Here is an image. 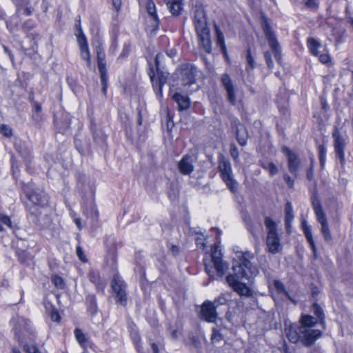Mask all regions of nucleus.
<instances>
[{
	"label": "nucleus",
	"instance_id": "1",
	"mask_svg": "<svg viewBox=\"0 0 353 353\" xmlns=\"http://www.w3.org/2000/svg\"><path fill=\"white\" fill-rule=\"evenodd\" d=\"M254 257V254L249 252L237 254L236 259L233 261L234 274L226 277L227 283L241 296L251 297L253 295V290L241 280L250 281L258 274L257 268L250 261Z\"/></svg>",
	"mask_w": 353,
	"mask_h": 353
},
{
	"label": "nucleus",
	"instance_id": "2",
	"mask_svg": "<svg viewBox=\"0 0 353 353\" xmlns=\"http://www.w3.org/2000/svg\"><path fill=\"white\" fill-rule=\"evenodd\" d=\"M193 22L199 39V45L205 52H212V40L210 28L207 23L205 12L202 8H197L194 12Z\"/></svg>",
	"mask_w": 353,
	"mask_h": 353
},
{
	"label": "nucleus",
	"instance_id": "3",
	"mask_svg": "<svg viewBox=\"0 0 353 353\" xmlns=\"http://www.w3.org/2000/svg\"><path fill=\"white\" fill-rule=\"evenodd\" d=\"M285 334L291 343H296L301 341L305 347L312 345L322 334L321 331L308 332L304 327H300L299 325H290L285 329Z\"/></svg>",
	"mask_w": 353,
	"mask_h": 353
},
{
	"label": "nucleus",
	"instance_id": "4",
	"mask_svg": "<svg viewBox=\"0 0 353 353\" xmlns=\"http://www.w3.org/2000/svg\"><path fill=\"white\" fill-rule=\"evenodd\" d=\"M24 192L28 199L26 208L32 216H37L39 210H43L48 203V196L42 190L33 188L32 185L24 188Z\"/></svg>",
	"mask_w": 353,
	"mask_h": 353
},
{
	"label": "nucleus",
	"instance_id": "5",
	"mask_svg": "<svg viewBox=\"0 0 353 353\" xmlns=\"http://www.w3.org/2000/svg\"><path fill=\"white\" fill-rule=\"evenodd\" d=\"M204 264L205 271L210 277L216 279L217 277H222L225 274V270L228 269V265L222 261V254L218 247L215 245L210 255V260L207 262L204 259Z\"/></svg>",
	"mask_w": 353,
	"mask_h": 353
},
{
	"label": "nucleus",
	"instance_id": "6",
	"mask_svg": "<svg viewBox=\"0 0 353 353\" xmlns=\"http://www.w3.org/2000/svg\"><path fill=\"white\" fill-rule=\"evenodd\" d=\"M265 225L268 230L266 240L268 250L274 254L277 253L281 250V243L276 223L270 217L267 216L265 219Z\"/></svg>",
	"mask_w": 353,
	"mask_h": 353
},
{
	"label": "nucleus",
	"instance_id": "7",
	"mask_svg": "<svg viewBox=\"0 0 353 353\" xmlns=\"http://www.w3.org/2000/svg\"><path fill=\"white\" fill-rule=\"evenodd\" d=\"M312 204L314 211L318 221L320 223L321 228V230L323 234L325 241H330L332 240V234L328 226L326 216L323 212L321 201L318 197L313 195L312 197Z\"/></svg>",
	"mask_w": 353,
	"mask_h": 353
},
{
	"label": "nucleus",
	"instance_id": "8",
	"mask_svg": "<svg viewBox=\"0 0 353 353\" xmlns=\"http://www.w3.org/2000/svg\"><path fill=\"white\" fill-rule=\"evenodd\" d=\"M263 32L268 39V43L274 53L276 60L280 63L281 60V47L276 39L274 31L270 27L268 19L263 17V21L261 23Z\"/></svg>",
	"mask_w": 353,
	"mask_h": 353
},
{
	"label": "nucleus",
	"instance_id": "9",
	"mask_svg": "<svg viewBox=\"0 0 353 353\" xmlns=\"http://www.w3.org/2000/svg\"><path fill=\"white\" fill-rule=\"evenodd\" d=\"M219 170L223 181L232 193L237 192V182L233 179L231 164L222 159L219 161Z\"/></svg>",
	"mask_w": 353,
	"mask_h": 353
},
{
	"label": "nucleus",
	"instance_id": "10",
	"mask_svg": "<svg viewBox=\"0 0 353 353\" xmlns=\"http://www.w3.org/2000/svg\"><path fill=\"white\" fill-rule=\"evenodd\" d=\"M125 288L124 282L117 275H115L112 281V288L117 298V302L122 305H125L127 303Z\"/></svg>",
	"mask_w": 353,
	"mask_h": 353
},
{
	"label": "nucleus",
	"instance_id": "11",
	"mask_svg": "<svg viewBox=\"0 0 353 353\" xmlns=\"http://www.w3.org/2000/svg\"><path fill=\"white\" fill-rule=\"evenodd\" d=\"M216 307L212 301H205L201 307L200 318L208 323H215L217 319Z\"/></svg>",
	"mask_w": 353,
	"mask_h": 353
},
{
	"label": "nucleus",
	"instance_id": "12",
	"mask_svg": "<svg viewBox=\"0 0 353 353\" xmlns=\"http://www.w3.org/2000/svg\"><path fill=\"white\" fill-rule=\"evenodd\" d=\"M197 68L192 64L185 63L181 66V75L183 85L195 83Z\"/></svg>",
	"mask_w": 353,
	"mask_h": 353
},
{
	"label": "nucleus",
	"instance_id": "13",
	"mask_svg": "<svg viewBox=\"0 0 353 353\" xmlns=\"http://www.w3.org/2000/svg\"><path fill=\"white\" fill-rule=\"evenodd\" d=\"M332 137L334 138V147L336 155L340 159L341 163L343 165L345 161L344 154L345 141L336 127L334 128Z\"/></svg>",
	"mask_w": 353,
	"mask_h": 353
},
{
	"label": "nucleus",
	"instance_id": "14",
	"mask_svg": "<svg viewBox=\"0 0 353 353\" xmlns=\"http://www.w3.org/2000/svg\"><path fill=\"white\" fill-rule=\"evenodd\" d=\"M221 82L226 91V97L228 101L231 105H235L236 104L235 89L230 75L228 74H223L221 77Z\"/></svg>",
	"mask_w": 353,
	"mask_h": 353
},
{
	"label": "nucleus",
	"instance_id": "15",
	"mask_svg": "<svg viewBox=\"0 0 353 353\" xmlns=\"http://www.w3.org/2000/svg\"><path fill=\"white\" fill-rule=\"evenodd\" d=\"M282 151L288 157V169L290 172L293 174L295 177L297 176V172L300 166V159L296 154L293 152L287 147H283Z\"/></svg>",
	"mask_w": 353,
	"mask_h": 353
},
{
	"label": "nucleus",
	"instance_id": "16",
	"mask_svg": "<svg viewBox=\"0 0 353 353\" xmlns=\"http://www.w3.org/2000/svg\"><path fill=\"white\" fill-rule=\"evenodd\" d=\"M157 72L158 75V79H155V74L152 68L150 69L149 76L157 93L161 96L162 86L166 82L167 75L164 74L162 72H160L159 70H157Z\"/></svg>",
	"mask_w": 353,
	"mask_h": 353
},
{
	"label": "nucleus",
	"instance_id": "17",
	"mask_svg": "<svg viewBox=\"0 0 353 353\" xmlns=\"http://www.w3.org/2000/svg\"><path fill=\"white\" fill-rule=\"evenodd\" d=\"M193 163L194 159L192 156L189 154L184 155L178 163V168L180 173L184 175L190 174L194 169Z\"/></svg>",
	"mask_w": 353,
	"mask_h": 353
},
{
	"label": "nucleus",
	"instance_id": "18",
	"mask_svg": "<svg viewBox=\"0 0 353 353\" xmlns=\"http://www.w3.org/2000/svg\"><path fill=\"white\" fill-rule=\"evenodd\" d=\"M12 323H13L14 332L17 336L18 341L22 343L23 341L20 334L23 333V331H28V324L27 320L23 317L17 316L12 320Z\"/></svg>",
	"mask_w": 353,
	"mask_h": 353
},
{
	"label": "nucleus",
	"instance_id": "19",
	"mask_svg": "<svg viewBox=\"0 0 353 353\" xmlns=\"http://www.w3.org/2000/svg\"><path fill=\"white\" fill-rule=\"evenodd\" d=\"M34 219V222L41 228H48L52 224V218L46 212V210H39L37 216H33Z\"/></svg>",
	"mask_w": 353,
	"mask_h": 353
},
{
	"label": "nucleus",
	"instance_id": "20",
	"mask_svg": "<svg viewBox=\"0 0 353 353\" xmlns=\"http://www.w3.org/2000/svg\"><path fill=\"white\" fill-rule=\"evenodd\" d=\"M98 68L100 73L101 82L102 85V92L103 94H106L108 88V72L106 68V61H97Z\"/></svg>",
	"mask_w": 353,
	"mask_h": 353
},
{
	"label": "nucleus",
	"instance_id": "21",
	"mask_svg": "<svg viewBox=\"0 0 353 353\" xmlns=\"http://www.w3.org/2000/svg\"><path fill=\"white\" fill-rule=\"evenodd\" d=\"M54 123L57 127L59 132L64 133L70 125V117L67 113L61 114L59 119L54 117Z\"/></svg>",
	"mask_w": 353,
	"mask_h": 353
},
{
	"label": "nucleus",
	"instance_id": "22",
	"mask_svg": "<svg viewBox=\"0 0 353 353\" xmlns=\"http://www.w3.org/2000/svg\"><path fill=\"white\" fill-rule=\"evenodd\" d=\"M299 322L301 323L300 327H304L308 332L312 331H320L319 330L312 329V327L317 323V320L312 316L308 314L302 315L300 318Z\"/></svg>",
	"mask_w": 353,
	"mask_h": 353
},
{
	"label": "nucleus",
	"instance_id": "23",
	"mask_svg": "<svg viewBox=\"0 0 353 353\" xmlns=\"http://www.w3.org/2000/svg\"><path fill=\"white\" fill-rule=\"evenodd\" d=\"M172 99L178 104L179 110H184L190 107V99L188 97L182 95L179 93H175Z\"/></svg>",
	"mask_w": 353,
	"mask_h": 353
},
{
	"label": "nucleus",
	"instance_id": "24",
	"mask_svg": "<svg viewBox=\"0 0 353 353\" xmlns=\"http://www.w3.org/2000/svg\"><path fill=\"white\" fill-rule=\"evenodd\" d=\"M168 6V8L172 15L178 16L182 10V3L181 0H163Z\"/></svg>",
	"mask_w": 353,
	"mask_h": 353
},
{
	"label": "nucleus",
	"instance_id": "25",
	"mask_svg": "<svg viewBox=\"0 0 353 353\" xmlns=\"http://www.w3.org/2000/svg\"><path fill=\"white\" fill-rule=\"evenodd\" d=\"M285 224L287 230H289L291 227V222L294 219V213L292 205L290 202L285 204Z\"/></svg>",
	"mask_w": 353,
	"mask_h": 353
},
{
	"label": "nucleus",
	"instance_id": "26",
	"mask_svg": "<svg viewBox=\"0 0 353 353\" xmlns=\"http://www.w3.org/2000/svg\"><path fill=\"white\" fill-rule=\"evenodd\" d=\"M214 28H215V32H216V44H217V46H219L221 48V51L225 54V56H227L228 54H227V50H226V46L225 44V38H224L223 34L219 30V28L217 26H215Z\"/></svg>",
	"mask_w": 353,
	"mask_h": 353
},
{
	"label": "nucleus",
	"instance_id": "27",
	"mask_svg": "<svg viewBox=\"0 0 353 353\" xmlns=\"http://www.w3.org/2000/svg\"><path fill=\"white\" fill-rule=\"evenodd\" d=\"M312 311L314 313V314L315 316H316V317L319 319L321 325H322L323 326V327H325V316L323 310L320 306V305H319L316 303H314L312 306Z\"/></svg>",
	"mask_w": 353,
	"mask_h": 353
},
{
	"label": "nucleus",
	"instance_id": "28",
	"mask_svg": "<svg viewBox=\"0 0 353 353\" xmlns=\"http://www.w3.org/2000/svg\"><path fill=\"white\" fill-rule=\"evenodd\" d=\"M145 8L148 14L156 23V26H157L159 24V21L157 15L156 14L155 5L152 0H146Z\"/></svg>",
	"mask_w": 353,
	"mask_h": 353
},
{
	"label": "nucleus",
	"instance_id": "29",
	"mask_svg": "<svg viewBox=\"0 0 353 353\" xmlns=\"http://www.w3.org/2000/svg\"><path fill=\"white\" fill-rule=\"evenodd\" d=\"M86 304L88 311L90 313V314L92 316L95 314L97 311L95 296L92 294L88 295L86 296Z\"/></svg>",
	"mask_w": 353,
	"mask_h": 353
},
{
	"label": "nucleus",
	"instance_id": "30",
	"mask_svg": "<svg viewBox=\"0 0 353 353\" xmlns=\"http://www.w3.org/2000/svg\"><path fill=\"white\" fill-rule=\"evenodd\" d=\"M307 46L311 54L317 56L319 54L318 49L321 46V44L316 39L310 37L307 39Z\"/></svg>",
	"mask_w": 353,
	"mask_h": 353
},
{
	"label": "nucleus",
	"instance_id": "31",
	"mask_svg": "<svg viewBox=\"0 0 353 353\" xmlns=\"http://www.w3.org/2000/svg\"><path fill=\"white\" fill-rule=\"evenodd\" d=\"M74 144L77 150L81 154H85L89 151L90 145L86 141L75 138Z\"/></svg>",
	"mask_w": 353,
	"mask_h": 353
},
{
	"label": "nucleus",
	"instance_id": "32",
	"mask_svg": "<svg viewBox=\"0 0 353 353\" xmlns=\"http://www.w3.org/2000/svg\"><path fill=\"white\" fill-rule=\"evenodd\" d=\"M274 286L279 294L285 295L288 299L292 300L288 292L285 290V285L279 280H274Z\"/></svg>",
	"mask_w": 353,
	"mask_h": 353
},
{
	"label": "nucleus",
	"instance_id": "33",
	"mask_svg": "<svg viewBox=\"0 0 353 353\" xmlns=\"http://www.w3.org/2000/svg\"><path fill=\"white\" fill-rule=\"evenodd\" d=\"M74 335L76 337V339L79 342V343L81 345L82 347H86V343H87V338L85 335L83 334L82 330L79 328H76L74 330Z\"/></svg>",
	"mask_w": 353,
	"mask_h": 353
},
{
	"label": "nucleus",
	"instance_id": "34",
	"mask_svg": "<svg viewBox=\"0 0 353 353\" xmlns=\"http://www.w3.org/2000/svg\"><path fill=\"white\" fill-rule=\"evenodd\" d=\"M304 234L305 236V238L307 239V241H308L312 251L314 252H316V245L314 241V239L312 238V229L310 226L309 228H304L303 230Z\"/></svg>",
	"mask_w": 353,
	"mask_h": 353
},
{
	"label": "nucleus",
	"instance_id": "35",
	"mask_svg": "<svg viewBox=\"0 0 353 353\" xmlns=\"http://www.w3.org/2000/svg\"><path fill=\"white\" fill-rule=\"evenodd\" d=\"M247 71L252 70L255 68V61L252 54L251 49L248 48L246 51Z\"/></svg>",
	"mask_w": 353,
	"mask_h": 353
},
{
	"label": "nucleus",
	"instance_id": "36",
	"mask_svg": "<svg viewBox=\"0 0 353 353\" xmlns=\"http://www.w3.org/2000/svg\"><path fill=\"white\" fill-rule=\"evenodd\" d=\"M77 37V42L79 46V48H85L88 47V43L85 35L83 34V30L81 28H79V33L75 34Z\"/></svg>",
	"mask_w": 353,
	"mask_h": 353
},
{
	"label": "nucleus",
	"instance_id": "37",
	"mask_svg": "<svg viewBox=\"0 0 353 353\" xmlns=\"http://www.w3.org/2000/svg\"><path fill=\"white\" fill-rule=\"evenodd\" d=\"M81 57L83 59L87 61V65L88 68L91 66V60H90V54L88 46L85 48H81Z\"/></svg>",
	"mask_w": 353,
	"mask_h": 353
},
{
	"label": "nucleus",
	"instance_id": "38",
	"mask_svg": "<svg viewBox=\"0 0 353 353\" xmlns=\"http://www.w3.org/2000/svg\"><path fill=\"white\" fill-rule=\"evenodd\" d=\"M319 150V158L321 165L323 167L325 162V157H326V148L323 145H319L318 146Z\"/></svg>",
	"mask_w": 353,
	"mask_h": 353
},
{
	"label": "nucleus",
	"instance_id": "39",
	"mask_svg": "<svg viewBox=\"0 0 353 353\" xmlns=\"http://www.w3.org/2000/svg\"><path fill=\"white\" fill-rule=\"evenodd\" d=\"M0 133L6 137H10L12 135V128L7 125H0Z\"/></svg>",
	"mask_w": 353,
	"mask_h": 353
},
{
	"label": "nucleus",
	"instance_id": "40",
	"mask_svg": "<svg viewBox=\"0 0 353 353\" xmlns=\"http://www.w3.org/2000/svg\"><path fill=\"white\" fill-rule=\"evenodd\" d=\"M88 277L90 281L94 283L95 285H99L100 284V276L99 275V273L94 271L90 272L88 274Z\"/></svg>",
	"mask_w": 353,
	"mask_h": 353
},
{
	"label": "nucleus",
	"instance_id": "41",
	"mask_svg": "<svg viewBox=\"0 0 353 353\" xmlns=\"http://www.w3.org/2000/svg\"><path fill=\"white\" fill-rule=\"evenodd\" d=\"M17 6V13H19L23 6L30 4L29 0H12Z\"/></svg>",
	"mask_w": 353,
	"mask_h": 353
},
{
	"label": "nucleus",
	"instance_id": "42",
	"mask_svg": "<svg viewBox=\"0 0 353 353\" xmlns=\"http://www.w3.org/2000/svg\"><path fill=\"white\" fill-rule=\"evenodd\" d=\"M227 302V299L223 294L220 295L216 299L212 301L213 305L215 306L216 308L221 305H225Z\"/></svg>",
	"mask_w": 353,
	"mask_h": 353
},
{
	"label": "nucleus",
	"instance_id": "43",
	"mask_svg": "<svg viewBox=\"0 0 353 353\" xmlns=\"http://www.w3.org/2000/svg\"><path fill=\"white\" fill-rule=\"evenodd\" d=\"M52 282L54 284V285L58 288H60V289H63V287H64V283H63V280L62 279L61 277L57 276V275H55L52 277Z\"/></svg>",
	"mask_w": 353,
	"mask_h": 353
},
{
	"label": "nucleus",
	"instance_id": "44",
	"mask_svg": "<svg viewBox=\"0 0 353 353\" xmlns=\"http://www.w3.org/2000/svg\"><path fill=\"white\" fill-rule=\"evenodd\" d=\"M23 350L27 353H41L35 345L26 344L23 345Z\"/></svg>",
	"mask_w": 353,
	"mask_h": 353
},
{
	"label": "nucleus",
	"instance_id": "45",
	"mask_svg": "<svg viewBox=\"0 0 353 353\" xmlns=\"http://www.w3.org/2000/svg\"><path fill=\"white\" fill-rule=\"evenodd\" d=\"M264 57H265V59L266 63L268 65V67L270 69H272L274 67V63H273V61H272V59L271 57V53L268 51H266L264 53Z\"/></svg>",
	"mask_w": 353,
	"mask_h": 353
},
{
	"label": "nucleus",
	"instance_id": "46",
	"mask_svg": "<svg viewBox=\"0 0 353 353\" xmlns=\"http://www.w3.org/2000/svg\"><path fill=\"white\" fill-rule=\"evenodd\" d=\"M244 221H245L246 223V225H247V228L249 230V231L252 233V234L254 236H256V233L254 232V228H253V225L251 222V220H250V218L249 216H245L244 218Z\"/></svg>",
	"mask_w": 353,
	"mask_h": 353
},
{
	"label": "nucleus",
	"instance_id": "47",
	"mask_svg": "<svg viewBox=\"0 0 353 353\" xmlns=\"http://www.w3.org/2000/svg\"><path fill=\"white\" fill-rule=\"evenodd\" d=\"M77 254L82 262H87V259L85 257V255L84 254L83 248L80 246H77V250H76Z\"/></svg>",
	"mask_w": 353,
	"mask_h": 353
},
{
	"label": "nucleus",
	"instance_id": "48",
	"mask_svg": "<svg viewBox=\"0 0 353 353\" xmlns=\"http://www.w3.org/2000/svg\"><path fill=\"white\" fill-rule=\"evenodd\" d=\"M267 169H268L269 173L271 176L277 174L279 171L276 165L272 162L268 163Z\"/></svg>",
	"mask_w": 353,
	"mask_h": 353
},
{
	"label": "nucleus",
	"instance_id": "49",
	"mask_svg": "<svg viewBox=\"0 0 353 353\" xmlns=\"http://www.w3.org/2000/svg\"><path fill=\"white\" fill-rule=\"evenodd\" d=\"M240 130H241L240 128H236V139L241 145H245L246 144V139L245 137H242V136L240 135Z\"/></svg>",
	"mask_w": 353,
	"mask_h": 353
},
{
	"label": "nucleus",
	"instance_id": "50",
	"mask_svg": "<svg viewBox=\"0 0 353 353\" xmlns=\"http://www.w3.org/2000/svg\"><path fill=\"white\" fill-rule=\"evenodd\" d=\"M336 37V45H339L343 42V32L336 31L334 33Z\"/></svg>",
	"mask_w": 353,
	"mask_h": 353
},
{
	"label": "nucleus",
	"instance_id": "51",
	"mask_svg": "<svg viewBox=\"0 0 353 353\" xmlns=\"http://www.w3.org/2000/svg\"><path fill=\"white\" fill-rule=\"evenodd\" d=\"M305 6L307 8L315 10L318 8V3L316 0H306Z\"/></svg>",
	"mask_w": 353,
	"mask_h": 353
},
{
	"label": "nucleus",
	"instance_id": "52",
	"mask_svg": "<svg viewBox=\"0 0 353 353\" xmlns=\"http://www.w3.org/2000/svg\"><path fill=\"white\" fill-rule=\"evenodd\" d=\"M130 46L129 45H127L125 44L123 47V49L122 50V52L121 53L120 56L119 58H121V59H123V58H125L127 57L129 54H130Z\"/></svg>",
	"mask_w": 353,
	"mask_h": 353
},
{
	"label": "nucleus",
	"instance_id": "53",
	"mask_svg": "<svg viewBox=\"0 0 353 353\" xmlns=\"http://www.w3.org/2000/svg\"><path fill=\"white\" fill-rule=\"evenodd\" d=\"M130 336L136 345H137L140 342L141 338L136 330H132L130 333Z\"/></svg>",
	"mask_w": 353,
	"mask_h": 353
},
{
	"label": "nucleus",
	"instance_id": "54",
	"mask_svg": "<svg viewBox=\"0 0 353 353\" xmlns=\"http://www.w3.org/2000/svg\"><path fill=\"white\" fill-rule=\"evenodd\" d=\"M283 179L290 188H292L294 186V180L292 179L288 174H285Z\"/></svg>",
	"mask_w": 353,
	"mask_h": 353
},
{
	"label": "nucleus",
	"instance_id": "55",
	"mask_svg": "<svg viewBox=\"0 0 353 353\" xmlns=\"http://www.w3.org/2000/svg\"><path fill=\"white\" fill-rule=\"evenodd\" d=\"M50 317L52 321L55 322H59L61 317L57 310H53L50 313Z\"/></svg>",
	"mask_w": 353,
	"mask_h": 353
},
{
	"label": "nucleus",
	"instance_id": "56",
	"mask_svg": "<svg viewBox=\"0 0 353 353\" xmlns=\"http://www.w3.org/2000/svg\"><path fill=\"white\" fill-rule=\"evenodd\" d=\"M212 341H220L222 339L221 334L216 329L212 330V334L211 336Z\"/></svg>",
	"mask_w": 353,
	"mask_h": 353
},
{
	"label": "nucleus",
	"instance_id": "57",
	"mask_svg": "<svg viewBox=\"0 0 353 353\" xmlns=\"http://www.w3.org/2000/svg\"><path fill=\"white\" fill-rule=\"evenodd\" d=\"M319 59L323 63H327L330 61V57L327 54H322L319 55Z\"/></svg>",
	"mask_w": 353,
	"mask_h": 353
},
{
	"label": "nucleus",
	"instance_id": "58",
	"mask_svg": "<svg viewBox=\"0 0 353 353\" xmlns=\"http://www.w3.org/2000/svg\"><path fill=\"white\" fill-rule=\"evenodd\" d=\"M34 26V22L31 20H28V21H26L23 25V28L26 30H30V29L33 28Z\"/></svg>",
	"mask_w": 353,
	"mask_h": 353
},
{
	"label": "nucleus",
	"instance_id": "59",
	"mask_svg": "<svg viewBox=\"0 0 353 353\" xmlns=\"http://www.w3.org/2000/svg\"><path fill=\"white\" fill-rule=\"evenodd\" d=\"M0 221L3 223L8 225H10V224H11L10 218L5 215H2V214L0 215Z\"/></svg>",
	"mask_w": 353,
	"mask_h": 353
},
{
	"label": "nucleus",
	"instance_id": "60",
	"mask_svg": "<svg viewBox=\"0 0 353 353\" xmlns=\"http://www.w3.org/2000/svg\"><path fill=\"white\" fill-rule=\"evenodd\" d=\"M32 107H33V112H37V113L38 112L41 113V105L40 103H39L37 101H33Z\"/></svg>",
	"mask_w": 353,
	"mask_h": 353
},
{
	"label": "nucleus",
	"instance_id": "61",
	"mask_svg": "<svg viewBox=\"0 0 353 353\" xmlns=\"http://www.w3.org/2000/svg\"><path fill=\"white\" fill-rule=\"evenodd\" d=\"M32 119L37 122L39 123L42 120V114L39 112H33Z\"/></svg>",
	"mask_w": 353,
	"mask_h": 353
},
{
	"label": "nucleus",
	"instance_id": "62",
	"mask_svg": "<svg viewBox=\"0 0 353 353\" xmlns=\"http://www.w3.org/2000/svg\"><path fill=\"white\" fill-rule=\"evenodd\" d=\"M112 5L117 11H119L121 6V0H112Z\"/></svg>",
	"mask_w": 353,
	"mask_h": 353
},
{
	"label": "nucleus",
	"instance_id": "63",
	"mask_svg": "<svg viewBox=\"0 0 353 353\" xmlns=\"http://www.w3.org/2000/svg\"><path fill=\"white\" fill-rule=\"evenodd\" d=\"M231 156L234 159H237L239 156V152L237 148L234 146L230 149Z\"/></svg>",
	"mask_w": 353,
	"mask_h": 353
},
{
	"label": "nucleus",
	"instance_id": "64",
	"mask_svg": "<svg viewBox=\"0 0 353 353\" xmlns=\"http://www.w3.org/2000/svg\"><path fill=\"white\" fill-rule=\"evenodd\" d=\"M22 9H23V13L28 16L30 15L32 12V8L28 6H23Z\"/></svg>",
	"mask_w": 353,
	"mask_h": 353
}]
</instances>
